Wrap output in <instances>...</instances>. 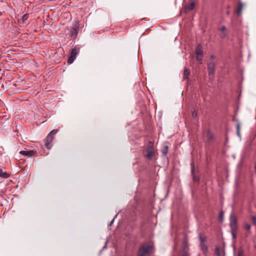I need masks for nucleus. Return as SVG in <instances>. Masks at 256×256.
Returning <instances> with one entry per match:
<instances>
[{"label": "nucleus", "mask_w": 256, "mask_h": 256, "mask_svg": "<svg viewBox=\"0 0 256 256\" xmlns=\"http://www.w3.org/2000/svg\"><path fill=\"white\" fill-rule=\"evenodd\" d=\"M230 227L231 234L232 237V239L234 240L236 237L238 226L236 218L233 212H232L230 215Z\"/></svg>", "instance_id": "f257e3e1"}, {"label": "nucleus", "mask_w": 256, "mask_h": 256, "mask_svg": "<svg viewBox=\"0 0 256 256\" xmlns=\"http://www.w3.org/2000/svg\"><path fill=\"white\" fill-rule=\"evenodd\" d=\"M152 250V246L145 244L142 245L139 249L138 255V256H148Z\"/></svg>", "instance_id": "f03ea898"}, {"label": "nucleus", "mask_w": 256, "mask_h": 256, "mask_svg": "<svg viewBox=\"0 0 256 256\" xmlns=\"http://www.w3.org/2000/svg\"><path fill=\"white\" fill-rule=\"evenodd\" d=\"M58 132V130H52L46 136L44 141V146L47 148L50 149L52 147L54 136Z\"/></svg>", "instance_id": "7ed1b4c3"}, {"label": "nucleus", "mask_w": 256, "mask_h": 256, "mask_svg": "<svg viewBox=\"0 0 256 256\" xmlns=\"http://www.w3.org/2000/svg\"><path fill=\"white\" fill-rule=\"evenodd\" d=\"M154 144L151 142H150L148 144V147L146 149V156L148 159H151L154 156Z\"/></svg>", "instance_id": "20e7f679"}, {"label": "nucleus", "mask_w": 256, "mask_h": 256, "mask_svg": "<svg viewBox=\"0 0 256 256\" xmlns=\"http://www.w3.org/2000/svg\"><path fill=\"white\" fill-rule=\"evenodd\" d=\"M20 154L28 157H31L34 156H37V152L36 151L34 150H22L20 152Z\"/></svg>", "instance_id": "39448f33"}, {"label": "nucleus", "mask_w": 256, "mask_h": 256, "mask_svg": "<svg viewBox=\"0 0 256 256\" xmlns=\"http://www.w3.org/2000/svg\"><path fill=\"white\" fill-rule=\"evenodd\" d=\"M78 52L76 48H73L70 54V56L68 60V63L72 64L74 61V59L76 58V56L78 54Z\"/></svg>", "instance_id": "423d86ee"}, {"label": "nucleus", "mask_w": 256, "mask_h": 256, "mask_svg": "<svg viewBox=\"0 0 256 256\" xmlns=\"http://www.w3.org/2000/svg\"><path fill=\"white\" fill-rule=\"evenodd\" d=\"M209 74L213 75L215 72V64L214 62H210L208 64Z\"/></svg>", "instance_id": "0eeeda50"}, {"label": "nucleus", "mask_w": 256, "mask_h": 256, "mask_svg": "<svg viewBox=\"0 0 256 256\" xmlns=\"http://www.w3.org/2000/svg\"><path fill=\"white\" fill-rule=\"evenodd\" d=\"M204 136L207 141L210 142L213 138L214 136L210 130H208Z\"/></svg>", "instance_id": "6e6552de"}, {"label": "nucleus", "mask_w": 256, "mask_h": 256, "mask_svg": "<svg viewBox=\"0 0 256 256\" xmlns=\"http://www.w3.org/2000/svg\"><path fill=\"white\" fill-rule=\"evenodd\" d=\"M78 26H75L74 27L72 28L70 30L71 36L73 38H76L78 34Z\"/></svg>", "instance_id": "1a4fd4ad"}, {"label": "nucleus", "mask_w": 256, "mask_h": 256, "mask_svg": "<svg viewBox=\"0 0 256 256\" xmlns=\"http://www.w3.org/2000/svg\"><path fill=\"white\" fill-rule=\"evenodd\" d=\"M219 30L222 32V34L220 35L221 38H224L226 36L227 32L225 26H222L219 28Z\"/></svg>", "instance_id": "9d476101"}, {"label": "nucleus", "mask_w": 256, "mask_h": 256, "mask_svg": "<svg viewBox=\"0 0 256 256\" xmlns=\"http://www.w3.org/2000/svg\"><path fill=\"white\" fill-rule=\"evenodd\" d=\"M196 56H202L203 51L202 50V46L200 44H198L196 50Z\"/></svg>", "instance_id": "9b49d317"}, {"label": "nucleus", "mask_w": 256, "mask_h": 256, "mask_svg": "<svg viewBox=\"0 0 256 256\" xmlns=\"http://www.w3.org/2000/svg\"><path fill=\"white\" fill-rule=\"evenodd\" d=\"M244 6V4H242L241 2H239L238 4V6L236 10V12L238 14V15H240L241 14L242 8Z\"/></svg>", "instance_id": "f8f14e48"}, {"label": "nucleus", "mask_w": 256, "mask_h": 256, "mask_svg": "<svg viewBox=\"0 0 256 256\" xmlns=\"http://www.w3.org/2000/svg\"><path fill=\"white\" fill-rule=\"evenodd\" d=\"M200 248L204 254H206L208 251V248L205 244H200Z\"/></svg>", "instance_id": "ddd939ff"}, {"label": "nucleus", "mask_w": 256, "mask_h": 256, "mask_svg": "<svg viewBox=\"0 0 256 256\" xmlns=\"http://www.w3.org/2000/svg\"><path fill=\"white\" fill-rule=\"evenodd\" d=\"M10 174L6 172H4L1 168H0V178H8Z\"/></svg>", "instance_id": "4468645a"}, {"label": "nucleus", "mask_w": 256, "mask_h": 256, "mask_svg": "<svg viewBox=\"0 0 256 256\" xmlns=\"http://www.w3.org/2000/svg\"><path fill=\"white\" fill-rule=\"evenodd\" d=\"M190 74V70L187 68H185L184 72V78L188 80Z\"/></svg>", "instance_id": "2eb2a0df"}, {"label": "nucleus", "mask_w": 256, "mask_h": 256, "mask_svg": "<svg viewBox=\"0 0 256 256\" xmlns=\"http://www.w3.org/2000/svg\"><path fill=\"white\" fill-rule=\"evenodd\" d=\"M195 4L194 2H192L189 4H188L186 6V9L188 11L194 9V8Z\"/></svg>", "instance_id": "dca6fc26"}, {"label": "nucleus", "mask_w": 256, "mask_h": 256, "mask_svg": "<svg viewBox=\"0 0 256 256\" xmlns=\"http://www.w3.org/2000/svg\"><path fill=\"white\" fill-rule=\"evenodd\" d=\"M216 254L217 256H224V254L218 247L216 248Z\"/></svg>", "instance_id": "f3484780"}, {"label": "nucleus", "mask_w": 256, "mask_h": 256, "mask_svg": "<svg viewBox=\"0 0 256 256\" xmlns=\"http://www.w3.org/2000/svg\"><path fill=\"white\" fill-rule=\"evenodd\" d=\"M199 239L200 240V244H205L206 240V236H203L202 234H199Z\"/></svg>", "instance_id": "a211bd4d"}, {"label": "nucleus", "mask_w": 256, "mask_h": 256, "mask_svg": "<svg viewBox=\"0 0 256 256\" xmlns=\"http://www.w3.org/2000/svg\"><path fill=\"white\" fill-rule=\"evenodd\" d=\"M196 60L200 64L202 63V56H196Z\"/></svg>", "instance_id": "6ab92c4d"}, {"label": "nucleus", "mask_w": 256, "mask_h": 256, "mask_svg": "<svg viewBox=\"0 0 256 256\" xmlns=\"http://www.w3.org/2000/svg\"><path fill=\"white\" fill-rule=\"evenodd\" d=\"M168 151V146H165L164 148L162 150V152L164 156H165L167 154Z\"/></svg>", "instance_id": "aec40b11"}, {"label": "nucleus", "mask_w": 256, "mask_h": 256, "mask_svg": "<svg viewBox=\"0 0 256 256\" xmlns=\"http://www.w3.org/2000/svg\"><path fill=\"white\" fill-rule=\"evenodd\" d=\"M252 220L253 224L256 226V216H252Z\"/></svg>", "instance_id": "412c9836"}, {"label": "nucleus", "mask_w": 256, "mask_h": 256, "mask_svg": "<svg viewBox=\"0 0 256 256\" xmlns=\"http://www.w3.org/2000/svg\"><path fill=\"white\" fill-rule=\"evenodd\" d=\"M28 18V14H25L22 16V20L23 22L26 20Z\"/></svg>", "instance_id": "4be33fe9"}, {"label": "nucleus", "mask_w": 256, "mask_h": 256, "mask_svg": "<svg viewBox=\"0 0 256 256\" xmlns=\"http://www.w3.org/2000/svg\"><path fill=\"white\" fill-rule=\"evenodd\" d=\"M250 225L248 224H244V228L246 230H250Z\"/></svg>", "instance_id": "5701e85b"}, {"label": "nucleus", "mask_w": 256, "mask_h": 256, "mask_svg": "<svg viewBox=\"0 0 256 256\" xmlns=\"http://www.w3.org/2000/svg\"><path fill=\"white\" fill-rule=\"evenodd\" d=\"M238 256H244V252L242 250H240L238 251Z\"/></svg>", "instance_id": "b1692460"}, {"label": "nucleus", "mask_w": 256, "mask_h": 256, "mask_svg": "<svg viewBox=\"0 0 256 256\" xmlns=\"http://www.w3.org/2000/svg\"><path fill=\"white\" fill-rule=\"evenodd\" d=\"M223 216H224V212H220V214H219V218L220 220H222V218H223Z\"/></svg>", "instance_id": "393cba45"}, {"label": "nucleus", "mask_w": 256, "mask_h": 256, "mask_svg": "<svg viewBox=\"0 0 256 256\" xmlns=\"http://www.w3.org/2000/svg\"><path fill=\"white\" fill-rule=\"evenodd\" d=\"M237 129V134L238 136H240V125L238 124L236 126Z\"/></svg>", "instance_id": "a878e982"}, {"label": "nucleus", "mask_w": 256, "mask_h": 256, "mask_svg": "<svg viewBox=\"0 0 256 256\" xmlns=\"http://www.w3.org/2000/svg\"><path fill=\"white\" fill-rule=\"evenodd\" d=\"M196 112H192V116L193 117H194V116H196Z\"/></svg>", "instance_id": "bb28decb"}, {"label": "nucleus", "mask_w": 256, "mask_h": 256, "mask_svg": "<svg viewBox=\"0 0 256 256\" xmlns=\"http://www.w3.org/2000/svg\"><path fill=\"white\" fill-rule=\"evenodd\" d=\"M182 256H188V253L186 252L182 254Z\"/></svg>", "instance_id": "cd10ccee"}, {"label": "nucleus", "mask_w": 256, "mask_h": 256, "mask_svg": "<svg viewBox=\"0 0 256 256\" xmlns=\"http://www.w3.org/2000/svg\"><path fill=\"white\" fill-rule=\"evenodd\" d=\"M210 58H211L212 59H214V56H213V55H212V56H210Z\"/></svg>", "instance_id": "c85d7f7f"}, {"label": "nucleus", "mask_w": 256, "mask_h": 256, "mask_svg": "<svg viewBox=\"0 0 256 256\" xmlns=\"http://www.w3.org/2000/svg\"><path fill=\"white\" fill-rule=\"evenodd\" d=\"M114 220H112V222H110V224H112V222H114Z\"/></svg>", "instance_id": "c756f323"}, {"label": "nucleus", "mask_w": 256, "mask_h": 256, "mask_svg": "<svg viewBox=\"0 0 256 256\" xmlns=\"http://www.w3.org/2000/svg\"><path fill=\"white\" fill-rule=\"evenodd\" d=\"M254 170H255V172H256V165H255V166H254Z\"/></svg>", "instance_id": "7c9ffc66"}]
</instances>
